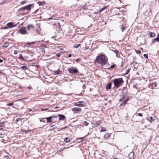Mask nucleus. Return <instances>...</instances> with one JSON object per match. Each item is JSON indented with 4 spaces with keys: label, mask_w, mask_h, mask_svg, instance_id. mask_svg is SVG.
Here are the masks:
<instances>
[{
    "label": "nucleus",
    "mask_w": 159,
    "mask_h": 159,
    "mask_svg": "<svg viewBox=\"0 0 159 159\" xmlns=\"http://www.w3.org/2000/svg\"><path fill=\"white\" fill-rule=\"evenodd\" d=\"M107 57L105 55L100 54L97 57L95 60V63L96 65L98 64L101 66H103L107 63Z\"/></svg>",
    "instance_id": "nucleus-1"
},
{
    "label": "nucleus",
    "mask_w": 159,
    "mask_h": 159,
    "mask_svg": "<svg viewBox=\"0 0 159 159\" xmlns=\"http://www.w3.org/2000/svg\"><path fill=\"white\" fill-rule=\"evenodd\" d=\"M124 82L122 78L115 79L113 80L115 87L116 88H118L120 86H121V84Z\"/></svg>",
    "instance_id": "nucleus-2"
},
{
    "label": "nucleus",
    "mask_w": 159,
    "mask_h": 159,
    "mask_svg": "<svg viewBox=\"0 0 159 159\" xmlns=\"http://www.w3.org/2000/svg\"><path fill=\"white\" fill-rule=\"evenodd\" d=\"M68 70L70 73L72 74H75L79 73V72L76 67L72 66L70 68H68Z\"/></svg>",
    "instance_id": "nucleus-3"
},
{
    "label": "nucleus",
    "mask_w": 159,
    "mask_h": 159,
    "mask_svg": "<svg viewBox=\"0 0 159 159\" xmlns=\"http://www.w3.org/2000/svg\"><path fill=\"white\" fill-rule=\"evenodd\" d=\"M32 6V5L31 4H30L28 5L20 8V9H19L18 11H23L25 9H27V10H30L31 9V7Z\"/></svg>",
    "instance_id": "nucleus-4"
},
{
    "label": "nucleus",
    "mask_w": 159,
    "mask_h": 159,
    "mask_svg": "<svg viewBox=\"0 0 159 159\" xmlns=\"http://www.w3.org/2000/svg\"><path fill=\"white\" fill-rule=\"evenodd\" d=\"M20 33L22 34H28V33L27 32L25 27L22 28L20 29L19 30Z\"/></svg>",
    "instance_id": "nucleus-5"
},
{
    "label": "nucleus",
    "mask_w": 159,
    "mask_h": 159,
    "mask_svg": "<svg viewBox=\"0 0 159 159\" xmlns=\"http://www.w3.org/2000/svg\"><path fill=\"white\" fill-rule=\"evenodd\" d=\"M100 124V122L99 121H96L93 123H92V127H97Z\"/></svg>",
    "instance_id": "nucleus-6"
},
{
    "label": "nucleus",
    "mask_w": 159,
    "mask_h": 159,
    "mask_svg": "<svg viewBox=\"0 0 159 159\" xmlns=\"http://www.w3.org/2000/svg\"><path fill=\"white\" fill-rule=\"evenodd\" d=\"M7 28H11L13 27L16 26V25H13L12 22H10L7 24Z\"/></svg>",
    "instance_id": "nucleus-7"
},
{
    "label": "nucleus",
    "mask_w": 159,
    "mask_h": 159,
    "mask_svg": "<svg viewBox=\"0 0 159 159\" xmlns=\"http://www.w3.org/2000/svg\"><path fill=\"white\" fill-rule=\"evenodd\" d=\"M72 110L73 112L80 111H81V109L80 107H74L71 109Z\"/></svg>",
    "instance_id": "nucleus-8"
},
{
    "label": "nucleus",
    "mask_w": 159,
    "mask_h": 159,
    "mask_svg": "<svg viewBox=\"0 0 159 159\" xmlns=\"http://www.w3.org/2000/svg\"><path fill=\"white\" fill-rule=\"evenodd\" d=\"M83 102L82 101H79L77 102H75L74 103V105L76 106H79V107H81L82 106L81 105H83Z\"/></svg>",
    "instance_id": "nucleus-9"
},
{
    "label": "nucleus",
    "mask_w": 159,
    "mask_h": 159,
    "mask_svg": "<svg viewBox=\"0 0 159 159\" xmlns=\"http://www.w3.org/2000/svg\"><path fill=\"white\" fill-rule=\"evenodd\" d=\"M134 152H131L128 155V157L130 159H132L134 158Z\"/></svg>",
    "instance_id": "nucleus-10"
},
{
    "label": "nucleus",
    "mask_w": 159,
    "mask_h": 159,
    "mask_svg": "<svg viewBox=\"0 0 159 159\" xmlns=\"http://www.w3.org/2000/svg\"><path fill=\"white\" fill-rule=\"evenodd\" d=\"M156 86V84L155 83H153L149 85V87L152 89H154Z\"/></svg>",
    "instance_id": "nucleus-11"
},
{
    "label": "nucleus",
    "mask_w": 159,
    "mask_h": 159,
    "mask_svg": "<svg viewBox=\"0 0 159 159\" xmlns=\"http://www.w3.org/2000/svg\"><path fill=\"white\" fill-rule=\"evenodd\" d=\"M155 33L154 32H148V35H149L151 37H154L155 36Z\"/></svg>",
    "instance_id": "nucleus-12"
},
{
    "label": "nucleus",
    "mask_w": 159,
    "mask_h": 159,
    "mask_svg": "<svg viewBox=\"0 0 159 159\" xmlns=\"http://www.w3.org/2000/svg\"><path fill=\"white\" fill-rule=\"evenodd\" d=\"M58 116L59 117V120H63L65 118V116L63 115L59 114L58 115Z\"/></svg>",
    "instance_id": "nucleus-13"
},
{
    "label": "nucleus",
    "mask_w": 159,
    "mask_h": 159,
    "mask_svg": "<svg viewBox=\"0 0 159 159\" xmlns=\"http://www.w3.org/2000/svg\"><path fill=\"white\" fill-rule=\"evenodd\" d=\"M34 26L31 25H29L27 26V29L28 30H30L32 29H34Z\"/></svg>",
    "instance_id": "nucleus-14"
},
{
    "label": "nucleus",
    "mask_w": 159,
    "mask_h": 159,
    "mask_svg": "<svg viewBox=\"0 0 159 159\" xmlns=\"http://www.w3.org/2000/svg\"><path fill=\"white\" fill-rule=\"evenodd\" d=\"M46 120L47 123H48L49 122H52L51 119H52L51 117L50 116L46 118Z\"/></svg>",
    "instance_id": "nucleus-15"
},
{
    "label": "nucleus",
    "mask_w": 159,
    "mask_h": 159,
    "mask_svg": "<svg viewBox=\"0 0 159 159\" xmlns=\"http://www.w3.org/2000/svg\"><path fill=\"white\" fill-rule=\"evenodd\" d=\"M110 134L109 133H106L104 136V138L105 139L108 138L110 137Z\"/></svg>",
    "instance_id": "nucleus-16"
},
{
    "label": "nucleus",
    "mask_w": 159,
    "mask_h": 159,
    "mask_svg": "<svg viewBox=\"0 0 159 159\" xmlns=\"http://www.w3.org/2000/svg\"><path fill=\"white\" fill-rule=\"evenodd\" d=\"M111 83L110 82L109 84H108L106 87V89H109L111 88Z\"/></svg>",
    "instance_id": "nucleus-17"
},
{
    "label": "nucleus",
    "mask_w": 159,
    "mask_h": 159,
    "mask_svg": "<svg viewBox=\"0 0 159 159\" xmlns=\"http://www.w3.org/2000/svg\"><path fill=\"white\" fill-rule=\"evenodd\" d=\"M70 139L68 138H66L64 139V141L66 143H68L70 142Z\"/></svg>",
    "instance_id": "nucleus-18"
},
{
    "label": "nucleus",
    "mask_w": 159,
    "mask_h": 159,
    "mask_svg": "<svg viewBox=\"0 0 159 159\" xmlns=\"http://www.w3.org/2000/svg\"><path fill=\"white\" fill-rule=\"evenodd\" d=\"M147 118L148 120L150 122H152V121L154 120L152 116L148 117Z\"/></svg>",
    "instance_id": "nucleus-19"
},
{
    "label": "nucleus",
    "mask_w": 159,
    "mask_h": 159,
    "mask_svg": "<svg viewBox=\"0 0 159 159\" xmlns=\"http://www.w3.org/2000/svg\"><path fill=\"white\" fill-rule=\"evenodd\" d=\"M120 29L122 32H123L125 30V27L123 25H120Z\"/></svg>",
    "instance_id": "nucleus-20"
},
{
    "label": "nucleus",
    "mask_w": 159,
    "mask_h": 159,
    "mask_svg": "<svg viewBox=\"0 0 159 159\" xmlns=\"http://www.w3.org/2000/svg\"><path fill=\"white\" fill-rule=\"evenodd\" d=\"M38 28L36 29L37 32L39 34L40 33V32L41 30V29L39 25H38Z\"/></svg>",
    "instance_id": "nucleus-21"
},
{
    "label": "nucleus",
    "mask_w": 159,
    "mask_h": 159,
    "mask_svg": "<svg viewBox=\"0 0 159 159\" xmlns=\"http://www.w3.org/2000/svg\"><path fill=\"white\" fill-rule=\"evenodd\" d=\"M21 68L23 70H26L28 69L27 66H22L21 67Z\"/></svg>",
    "instance_id": "nucleus-22"
},
{
    "label": "nucleus",
    "mask_w": 159,
    "mask_h": 159,
    "mask_svg": "<svg viewBox=\"0 0 159 159\" xmlns=\"http://www.w3.org/2000/svg\"><path fill=\"white\" fill-rule=\"evenodd\" d=\"M84 140V138L83 137L78 138L77 139V140L78 141V142H80L83 141Z\"/></svg>",
    "instance_id": "nucleus-23"
},
{
    "label": "nucleus",
    "mask_w": 159,
    "mask_h": 159,
    "mask_svg": "<svg viewBox=\"0 0 159 159\" xmlns=\"http://www.w3.org/2000/svg\"><path fill=\"white\" fill-rule=\"evenodd\" d=\"M35 42H27L26 43V44L28 45H31L33 44H34L35 43Z\"/></svg>",
    "instance_id": "nucleus-24"
},
{
    "label": "nucleus",
    "mask_w": 159,
    "mask_h": 159,
    "mask_svg": "<svg viewBox=\"0 0 159 159\" xmlns=\"http://www.w3.org/2000/svg\"><path fill=\"white\" fill-rule=\"evenodd\" d=\"M60 70L58 69L57 71H54V74L55 75H57L60 72Z\"/></svg>",
    "instance_id": "nucleus-25"
},
{
    "label": "nucleus",
    "mask_w": 159,
    "mask_h": 159,
    "mask_svg": "<svg viewBox=\"0 0 159 159\" xmlns=\"http://www.w3.org/2000/svg\"><path fill=\"white\" fill-rule=\"evenodd\" d=\"M81 44H80L74 45V47L75 48H77Z\"/></svg>",
    "instance_id": "nucleus-26"
},
{
    "label": "nucleus",
    "mask_w": 159,
    "mask_h": 159,
    "mask_svg": "<svg viewBox=\"0 0 159 159\" xmlns=\"http://www.w3.org/2000/svg\"><path fill=\"white\" fill-rule=\"evenodd\" d=\"M56 127H55L54 125H52L50 127V130H52L56 129Z\"/></svg>",
    "instance_id": "nucleus-27"
},
{
    "label": "nucleus",
    "mask_w": 159,
    "mask_h": 159,
    "mask_svg": "<svg viewBox=\"0 0 159 159\" xmlns=\"http://www.w3.org/2000/svg\"><path fill=\"white\" fill-rule=\"evenodd\" d=\"M38 4L39 5V6H41V5H44L43 3V2H40V1L38 2Z\"/></svg>",
    "instance_id": "nucleus-28"
},
{
    "label": "nucleus",
    "mask_w": 159,
    "mask_h": 159,
    "mask_svg": "<svg viewBox=\"0 0 159 159\" xmlns=\"http://www.w3.org/2000/svg\"><path fill=\"white\" fill-rule=\"evenodd\" d=\"M40 51L42 52H43L45 53V50L44 48H41L40 49Z\"/></svg>",
    "instance_id": "nucleus-29"
},
{
    "label": "nucleus",
    "mask_w": 159,
    "mask_h": 159,
    "mask_svg": "<svg viewBox=\"0 0 159 159\" xmlns=\"http://www.w3.org/2000/svg\"><path fill=\"white\" fill-rule=\"evenodd\" d=\"M8 44L7 43H6V44H5L3 45L2 46V47H4V48H7L8 47Z\"/></svg>",
    "instance_id": "nucleus-30"
},
{
    "label": "nucleus",
    "mask_w": 159,
    "mask_h": 159,
    "mask_svg": "<svg viewBox=\"0 0 159 159\" xmlns=\"http://www.w3.org/2000/svg\"><path fill=\"white\" fill-rule=\"evenodd\" d=\"M128 100H126L125 101H124L123 102V103H121L120 105V107H121L122 106H125V102L127 101Z\"/></svg>",
    "instance_id": "nucleus-31"
},
{
    "label": "nucleus",
    "mask_w": 159,
    "mask_h": 159,
    "mask_svg": "<svg viewBox=\"0 0 159 159\" xmlns=\"http://www.w3.org/2000/svg\"><path fill=\"white\" fill-rule=\"evenodd\" d=\"M19 121H21V118H17L15 121V122L17 123Z\"/></svg>",
    "instance_id": "nucleus-32"
},
{
    "label": "nucleus",
    "mask_w": 159,
    "mask_h": 159,
    "mask_svg": "<svg viewBox=\"0 0 159 159\" xmlns=\"http://www.w3.org/2000/svg\"><path fill=\"white\" fill-rule=\"evenodd\" d=\"M83 123H84V125L86 126L88 125L89 124V123L86 121H84Z\"/></svg>",
    "instance_id": "nucleus-33"
},
{
    "label": "nucleus",
    "mask_w": 159,
    "mask_h": 159,
    "mask_svg": "<svg viewBox=\"0 0 159 159\" xmlns=\"http://www.w3.org/2000/svg\"><path fill=\"white\" fill-rule=\"evenodd\" d=\"M108 7V6H105V7H104L102 8V9H101V10L100 11H103V10H105L107 7Z\"/></svg>",
    "instance_id": "nucleus-34"
},
{
    "label": "nucleus",
    "mask_w": 159,
    "mask_h": 159,
    "mask_svg": "<svg viewBox=\"0 0 159 159\" xmlns=\"http://www.w3.org/2000/svg\"><path fill=\"white\" fill-rule=\"evenodd\" d=\"M115 66V65H112L111 66L110 68H109L110 69H111L112 68H114V67Z\"/></svg>",
    "instance_id": "nucleus-35"
},
{
    "label": "nucleus",
    "mask_w": 159,
    "mask_h": 159,
    "mask_svg": "<svg viewBox=\"0 0 159 159\" xmlns=\"http://www.w3.org/2000/svg\"><path fill=\"white\" fill-rule=\"evenodd\" d=\"M130 70V69H129L128 70H126V72L125 73V75H127V74H128V73L129 72Z\"/></svg>",
    "instance_id": "nucleus-36"
},
{
    "label": "nucleus",
    "mask_w": 159,
    "mask_h": 159,
    "mask_svg": "<svg viewBox=\"0 0 159 159\" xmlns=\"http://www.w3.org/2000/svg\"><path fill=\"white\" fill-rule=\"evenodd\" d=\"M13 102H12V103L7 104V106H12L13 105Z\"/></svg>",
    "instance_id": "nucleus-37"
},
{
    "label": "nucleus",
    "mask_w": 159,
    "mask_h": 159,
    "mask_svg": "<svg viewBox=\"0 0 159 159\" xmlns=\"http://www.w3.org/2000/svg\"><path fill=\"white\" fill-rule=\"evenodd\" d=\"M61 54L59 53H57L56 54V56L58 57H60L61 56Z\"/></svg>",
    "instance_id": "nucleus-38"
},
{
    "label": "nucleus",
    "mask_w": 159,
    "mask_h": 159,
    "mask_svg": "<svg viewBox=\"0 0 159 159\" xmlns=\"http://www.w3.org/2000/svg\"><path fill=\"white\" fill-rule=\"evenodd\" d=\"M19 58H20L21 59H22V60H25L24 58L22 56V55H20Z\"/></svg>",
    "instance_id": "nucleus-39"
},
{
    "label": "nucleus",
    "mask_w": 159,
    "mask_h": 159,
    "mask_svg": "<svg viewBox=\"0 0 159 159\" xmlns=\"http://www.w3.org/2000/svg\"><path fill=\"white\" fill-rule=\"evenodd\" d=\"M135 52L138 54H140L141 53V52L139 50H135Z\"/></svg>",
    "instance_id": "nucleus-40"
},
{
    "label": "nucleus",
    "mask_w": 159,
    "mask_h": 159,
    "mask_svg": "<svg viewBox=\"0 0 159 159\" xmlns=\"http://www.w3.org/2000/svg\"><path fill=\"white\" fill-rule=\"evenodd\" d=\"M18 51L17 50H15L14 51V53L15 54H17V53L18 52Z\"/></svg>",
    "instance_id": "nucleus-41"
},
{
    "label": "nucleus",
    "mask_w": 159,
    "mask_h": 159,
    "mask_svg": "<svg viewBox=\"0 0 159 159\" xmlns=\"http://www.w3.org/2000/svg\"><path fill=\"white\" fill-rule=\"evenodd\" d=\"M114 52L116 54V57H118L117 53H118V51H114Z\"/></svg>",
    "instance_id": "nucleus-42"
},
{
    "label": "nucleus",
    "mask_w": 159,
    "mask_h": 159,
    "mask_svg": "<svg viewBox=\"0 0 159 159\" xmlns=\"http://www.w3.org/2000/svg\"><path fill=\"white\" fill-rule=\"evenodd\" d=\"M58 116H51V117L52 119L53 118H57L58 117Z\"/></svg>",
    "instance_id": "nucleus-43"
},
{
    "label": "nucleus",
    "mask_w": 159,
    "mask_h": 159,
    "mask_svg": "<svg viewBox=\"0 0 159 159\" xmlns=\"http://www.w3.org/2000/svg\"><path fill=\"white\" fill-rule=\"evenodd\" d=\"M0 137L1 138H3L4 137V135L2 134H0Z\"/></svg>",
    "instance_id": "nucleus-44"
},
{
    "label": "nucleus",
    "mask_w": 159,
    "mask_h": 159,
    "mask_svg": "<svg viewBox=\"0 0 159 159\" xmlns=\"http://www.w3.org/2000/svg\"><path fill=\"white\" fill-rule=\"evenodd\" d=\"M2 29H6L8 28H7V27H2Z\"/></svg>",
    "instance_id": "nucleus-45"
},
{
    "label": "nucleus",
    "mask_w": 159,
    "mask_h": 159,
    "mask_svg": "<svg viewBox=\"0 0 159 159\" xmlns=\"http://www.w3.org/2000/svg\"><path fill=\"white\" fill-rule=\"evenodd\" d=\"M154 39L156 40L157 42L159 41V38L157 37V38Z\"/></svg>",
    "instance_id": "nucleus-46"
},
{
    "label": "nucleus",
    "mask_w": 159,
    "mask_h": 159,
    "mask_svg": "<svg viewBox=\"0 0 159 159\" xmlns=\"http://www.w3.org/2000/svg\"><path fill=\"white\" fill-rule=\"evenodd\" d=\"M26 2V1H24L21 2L20 4H23L24 3H25Z\"/></svg>",
    "instance_id": "nucleus-47"
},
{
    "label": "nucleus",
    "mask_w": 159,
    "mask_h": 159,
    "mask_svg": "<svg viewBox=\"0 0 159 159\" xmlns=\"http://www.w3.org/2000/svg\"><path fill=\"white\" fill-rule=\"evenodd\" d=\"M48 110V109L47 108H42L41 109V111H46Z\"/></svg>",
    "instance_id": "nucleus-48"
},
{
    "label": "nucleus",
    "mask_w": 159,
    "mask_h": 159,
    "mask_svg": "<svg viewBox=\"0 0 159 159\" xmlns=\"http://www.w3.org/2000/svg\"><path fill=\"white\" fill-rule=\"evenodd\" d=\"M5 124V123L4 122H2L0 123V125H4Z\"/></svg>",
    "instance_id": "nucleus-49"
},
{
    "label": "nucleus",
    "mask_w": 159,
    "mask_h": 159,
    "mask_svg": "<svg viewBox=\"0 0 159 159\" xmlns=\"http://www.w3.org/2000/svg\"><path fill=\"white\" fill-rule=\"evenodd\" d=\"M143 56L145 57H146V58H148V55L146 54H144L143 55Z\"/></svg>",
    "instance_id": "nucleus-50"
},
{
    "label": "nucleus",
    "mask_w": 159,
    "mask_h": 159,
    "mask_svg": "<svg viewBox=\"0 0 159 159\" xmlns=\"http://www.w3.org/2000/svg\"><path fill=\"white\" fill-rule=\"evenodd\" d=\"M138 116H143V115L141 113H138Z\"/></svg>",
    "instance_id": "nucleus-51"
},
{
    "label": "nucleus",
    "mask_w": 159,
    "mask_h": 159,
    "mask_svg": "<svg viewBox=\"0 0 159 159\" xmlns=\"http://www.w3.org/2000/svg\"><path fill=\"white\" fill-rule=\"evenodd\" d=\"M8 158V156H5L4 157V158L5 159L6 158L7 159Z\"/></svg>",
    "instance_id": "nucleus-52"
},
{
    "label": "nucleus",
    "mask_w": 159,
    "mask_h": 159,
    "mask_svg": "<svg viewBox=\"0 0 159 159\" xmlns=\"http://www.w3.org/2000/svg\"><path fill=\"white\" fill-rule=\"evenodd\" d=\"M136 84H135L133 85V87L134 88H136Z\"/></svg>",
    "instance_id": "nucleus-53"
},
{
    "label": "nucleus",
    "mask_w": 159,
    "mask_h": 159,
    "mask_svg": "<svg viewBox=\"0 0 159 159\" xmlns=\"http://www.w3.org/2000/svg\"><path fill=\"white\" fill-rule=\"evenodd\" d=\"M71 56V54H70L68 56V57L69 58Z\"/></svg>",
    "instance_id": "nucleus-54"
},
{
    "label": "nucleus",
    "mask_w": 159,
    "mask_h": 159,
    "mask_svg": "<svg viewBox=\"0 0 159 159\" xmlns=\"http://www.w3.org/2000/svg\"><path fill=\"white\" fill-rule=\"evenodd\" d=\"M80 59L79 58V59H76V61H80Z\"/></svg>",
    "instance_id": "nucleus-55"
},
{
    "label": "nucleus",
    "mask_w": 159,
    "mask_h": 159,
    "mask_svg": "<svg viewBox=\"0 0 159 159\" xmlns=\"http://www.w3.org/2000/svg\"><path fill=\"white\" fill-rule=\"evenodd\" d=\"M3 129V128L2 127V126H0V129L1 130Z\"/></svg>",
    "instance_id": "nucleus-56"
},
{
    "label": "nucleus",
    "mask_w": 159,
    "mask_h": 159,
    "mask_svg": "<svg viewBox=\"0 0 159 159\" xmlns=\"http://www.w3.org/2000/svg\"><path fill=\"white\" fill-rule=\"evenodd\" d=\"M3 61L2 60L0 59V62H2Z\"/></svg>",
    "instance_id": "nucleus-57"
},
{
    "label": "nucleus",
    "mask_w": 159,
    "mask_h": 159,
    "mask_svg": "<svg viewBox=\"0 0 159 159\" xmlns=\"http://www.w3.org/2000/svg\"><path fill=\"white\" fill-rule=\"evenodd\" d=\"M157 37L159 38V33L157 35Z\"/></svg>",
    "instance_id": "nucleus-58"
},
{
    "label": "nucleus",
    "mask_w": 159,
    "mask_h": 159,
    "mask_svg": "<svg viewBox=\"0 0 159 159\" xmlns=\"http://www.w3.org/2000/svg\"><path fill=\"white\" fill-rule=\"evenodd\" d=\"M87 28L84 29V30H87Z\"/></svg>",
    "instance_id": "nucleus-59"
},
{
    "label": "nucleus",
    "mask_w": 159,
    "mask_h": 159,
    "mask_svg": "<svg viewBox=\"0 0 159 159\" xmlns=\"http://www.w3.org/2000/svg\"><path fill=\"white\" fill-rule=\"evenodd\" d=\"M69 148V147H67V148H66L65 147L64 148Z\"/></svg>",
    "instance_id": "nucleus-60"
},
{
    "label": "nucleus",
    "mask_w": 159,
    "mask_h": 159,
    "mask_svg": "<svg viewBox=\"0 0 159 159\" xmlns=\"http://www.w3.org/2000/svg\"><path fill=\"white\" fill-rule=\"evenodd\" d=\"M105 131V130H102V129L101 131Z\"/></svg>",
    "instance_id": "nucleus-61"
},
{
    "label": "nucleus",
    "mask_w": 159,
    "mask_h": 159,
    "mask_svg": "<svg viewBox=\"0 0 159 159\" xmlns=\"http://www.w3.org/2000/svg\"><path fill=\"white\" fill-rule=\"evenodd\" d=\"M114 159H117V158H114Z\"/></svg>",
    "instance_id": "nucleus-62"
},
{
    "label": "nucleus",
    "mask_w": 159,
    "mask_h": 159,
    "mask_svg": "<svg viewBox=\"0 0 159 159\" xmlns=\"http://www.w3.org/2000/svg\"><path fill=\"white\" fill-rule=\"evenodd\" d=\"M30 131V130H28V132H29Z\"/></svg>",
    "instance_id": "nucleus-63"
},
{
    "label": "nucleus",
    "mask_w": 159,
    "mask_h": 159,
    "mask_svg": "<svg viewBox=\"0 0 159 159\" xmlns=\"http://www.w3.org/2000/svg\"><path fill=\"white\" fill-rule=\"evenodd\" d=\"M1 16L0 15V18H1Z\"/></svg>",
    "instance_id": "nucleus-64"
}]
</instances>
